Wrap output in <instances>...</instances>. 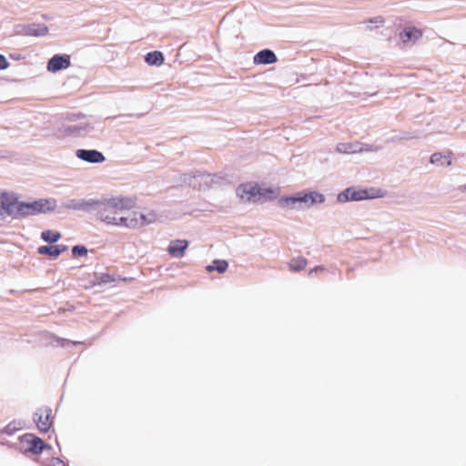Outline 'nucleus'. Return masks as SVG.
<instances>
[{
  "label": "nucleus",
  "mask_w": 466,
  "mask_h": 466,
  "mask_svg": "<svg viewBox=\"0 0 466 466\" xmlns=\"http://www.w3.org/2000/svg\"><path fill=\"white\" fill-rule=\"evenodd\" d=\"M65 341H66V342H67V340H66V339H63V342H65ZM62 346H65V343H62Z\"/></svg>",
  "instance_id": "obj_29"
},
{
  "label": "nucleus",
  "mask_w": 466,
  "mask_h": 466,
  "mask_svg": "<svg viewBox=\"0 0 466 466\" xmlns=\"http://www.w3.org/2000/svg\"><path fill=\"white\" fill-rule=\"evenodd\" d=\"M48 466H66L65 462L58 458H52L48 461Z\"/></svg>",
  "instance_id": "obj_26"
},
{
  "label": "nucleus",
  "mask_w": 466,
  "mask_h": 466,
  "mask_svg": "<svg viewBox=\"0 0 466 466\" xmlns=\"http://www.w3.org/2000/svg\"><path fill=\"white\" fill-rule=\"evenodd\" d=\"M132 198L114 197L98 203L96 208V218L108 225L118 226L120 217L125 211L135 208Z\"/></svg>",
  "instance_id": "obj_1"
},
{
  "label": "nucleus",
  "mask_w": 466,
  "mask_h": 466,
  "mask_svg": "<svg viewBox=\"0 0 466 466\" xmlns=\"http://www.w3.org/2000/svg\"><path fill=\"white\" fill-rule=\"evenodd\" d=\"M375 196L370 195L365 189H354L349 187L338 195L339 202L344 203L348 201H359L367 198H374Z\"/></svg>",
  "instance_id": "obj_7"
},
{
  "label": "nucleus",
  "mask_w": 466,
  "mask_h": 466,
  "mask_svg": "<svg viewBox=\"0 0 466 466\" xmlns=\"http://www.w3.org/2000/svg\"><path fill=\"white\" fill-rule=\"evenodd\" d=\"M72 253L75 257L86 256L87 254V249L84 246H75L72 248Z\"/></svg>",
  "instance_id": "obj_25"
},
{
  "label": "nucleus",
  "mask_w": 466,
  "mask_h": 466,
  "mask_svg": "<svg viewBox=\"0 0 466 466\" xmlns=\"http://www.w3.org/2000/svg\"><path fill=\"white\" fill-rule=\"evenodd\" d=\"M9 66V63L5 57V56L0 55V69L5 70Z\"/></svg>",
  "instance_id": "obj_27"
},
{
  "label": "nucleus",
  "mask_w": 466,
  "mask_h": 466,
  "mask_svg": "<svg viewBox=\"0 0 466 466\" xmlns=\"http://www.w3.org/2000/svg\"><path fill=\"white\" fill-rule=\"evenodd\" d=\"M22 441L27 444V450L35 454L41 453L46 448H51L49 445L45 444L40 438L35 436L34 434H25L22 437Z\"/></svg>",
  "instance_id": "obj_8"
},
{
  "label": "nucleus",
  "mask_w": 466,
  "mask_h": 466,
  "mask_svg": "<svg viewBox=\"0 0 466 466\" xmlns=\"http://www.w3.org/2000/svg\"><path fill=\"white\" fill-rule=\"evenodd\" d=\"M308 262L304 258H294L289 263V268L294 271H299L306 268Z\"/></svg>",
  "instance_id": "obj_23"
},
{
  "label": "nucleus",
  "mask_w": 466,
  "mask_h": 466,
  "mask_svg": "<svg viewBox=\"0 0 466 466\" xmlns=\"http://www.w3.org/2000/svg\"><path fill=\"white\" fill-rule=\"evenodd\" d=\"M19 201L17 198L6 193L0 195V217L4 215L17 217Z\"/></svg>",
  "instance_id": "obj_5"
},
{
  "label": "nucleus",
  "mask_w": 466,
  "mask_h": 466,
  "mask_svg": "<svg viewBox=\"0 0 466 466\" xmlns=\"http://www.w3.org/2000/svg\"><path fill=\"white\" fill-rule=\"evenodd\" d=\"M228 267V264L226 260L216 259L212 262L211 265H208L207 267V270L208 272L217 270L219 273H223L227 270Z\"/></svg>",
  "instance_id": "obj_19"
},
{
  "label": "nucleus",
  "mask_w": 466,
  "mask_h": 466,
  "mask_svg": "<svg viewBox=\"0 0 466 466\" xmlns=\"http://www.w3.org/2000/svg\"><path fill=\"white\" fill-rule=\"evenodd\" d=\"M56 201L53 198H41L33 202H19L17 217L35 216L55 210Z\"/></svg>",
  "instance_id": "obj_3"
},
{
  "label": "nucleus",
  "mask_w": 466,
  "mask_h": 466,
  "mask_svg": "<svg viewBox=\"0 0 466 466\" xmlns=\"http://www.w3.org/2000/svg\"><path fill=\"white\" fill-rule=\"evenodd\" d=\"M76 157L89 163H102L105 160L104 155L97 150L78 149Z\"/></svg>",
  "instance_id": "obj_9"
},
{
  "label": "nucleus",
  "mask_w": 466,
  "mask_h": 466,
  "mask_svg": "<svg viewBox=\"0 0 466 466\" xmlns=\"http://www.w3.org/2000/svg\"><path fill=\"white\" fill-rule=\"evenodd\" d=\"M188 247V242L185 239H177L171 241L167 248V252L171 257L182 258L186 249Z\"/></svg>",
  "instance_id": "obj_11"
},
{
  "label": "nucleus",
  "mask_w": 466,
  "mask_h": 466,
  "mask_svg": "<svg viewBox=\"0 0 466 466\" xmlns=\"http://www.w3.org/2000/svg\"><path fill=\"white\" fill-rule=\"evenodd\" d=\"M324 270H325L324 267L318 266V267L314 268L313 269H311L309 273L311 274L313 271L317 272V271H324Z\"/></svg>",
  "instance_id": "obj_28"
},
{
  "label": "nucleus",
  "mask_w": 466,
  "mask_h": 466,
  "mask_svg": "<svg viewBox=\"0 0 466 466\" xmlns=\"http://www.w3.org/2000/svg\"><path fill=\"white\" fill-rule=\"evenodd\" d=\"M277 56L275 53L269 49H264L259 51L253 59L256 65H268L277 62Z\"/></svg>",
  "instance_id": "obj_12"
},
{
  "label": "nucleus",
  "mask_w": 466,
  "mask_h": 466,
  "mask_svg": "<svg viewBox=\"0 0 466 466\" xmlns=\"http://www.w3.org/2000/svg\"><path fill=\"white\" fill-rule=\"evenodd\" d=\"M88 206L89 204L85 200L71 199L66 203V208L75 210H84L86 209Z\"/></svg>",
  "instance_id": "obj_21"
},
{
  "label": "nucleus",
  "mask_w": 466,
  "mask_h": 466,
  "mask_svg": "<svg viewBox=\"0 0 466 466\" xmlns=\"http://www.w3.org/2000/svg\"><path fill=\"white\" fill-rule=\"evenodd\" d=\"M431 162L432 164H437V165L438 164H440V165L446 164L447 166H450L451 164L450 157L442 156L441 153H434L433 155H431Z\"/></svg>",
  "instance_id": "obj_24"
},
{
  "label": "nucleus",
  "mask_w": 466,
  "mask_h": 466,
  "mask_svg": "<svg viewBox=\"0 0 466 466\" xmlns=\"http://www.w3.org/2000/svg\"><path fill=\"white\" fill-rule=\"evenodd\" d=\"M337 149L343 154H354L359 151L358 145L352 143H340L338 145Z\"/></svg>",
  "instance_id": "obj_20"
},
{
  "label": "nucleus",
  "mask_w": 466,
  "mask_h": 466,
  "mask_svg": "<svg viewBox=\"0 0 466 466\" xmlns=\"http://www.w3.org/2000/svg\"><path fill=\"white\" fill-rule=\"evenodd\" d=\"M146 62L150 66H160L164 62V56L159 51L149 52L146 56Z\"/></svg>",
  "instance_id": "obj_18"
},
{
  "label": "nucleus",
  "mask_w": 466,
  "mask_h": 466,
  "mask_svg": "<svg viewBox=\"0 0 466 466\" xmlns=\"http://www.w3.org/2000/svg\"><path fill=\"white\" fill-rule=\"evenodd\" d=\"M41 238L46 242L55 243L61 238V234L57 231L45 230L41 233Z\"/></svg>",
  "instance_id": "obj_22"
},
{
  "label": "nucleus",
  "mask_w": 466,
  "mask_h": 466,
  "mask_svg": "<svg viewBox=\"0 0 466 466\" xmlns=\"http://www.w3.org/2000/svg\"><path fill=\"white\" fill-rule=\"evenodd\" d=\"M34 420L41 432H47L52 427V410L48 407L39 408L34 414Z\"/></svg>",
  "instance_id": "obj_6"
},
{
  "label": "nucleus",
  "mask_w": 466,
  "mask_h": 466,
  "mask_svg": "<svg viewBox=\"0 0 466 466\" xmlns=\"http://www.w3.org/2000/svg\"><path fill=\"white\" fill-rule=\"evenodd\" d=\"M324 201V196L317 192L303 193L299 192L294 197H283L279 199L281 206H292L297 202L305 203L308 206H311L316 203H322Z\"/></svg>",
  "instance_id": "obj_4"
},
{
  "label": "nucleus",
  "mask_w": 466,
  "mask_h": 466,
  "mask_svg": "<svg viewBox=\"0 0 466 466\" xmlns=\"http://www.w3.org/2000/svg\"><path fill=\"white\" fill-rule=\"evenodd\" d=\"M25 35L31 36H43L47 35L48 27L45 25L33 24L25 28Z\"/></svg>",
  "instance_id": "obj_17"
},
{
  "label": "nucleus",
  "mask_w": 466,
  "mask_h": 466,
  "mask_svg": "<svg viewBox=\"0 0 466 466\" xmlns=\"http://www.w3.org/2000/svg\"><path fill=\"white\" fill-rule=\"evenodd\" d=\"M70 66V59L68 56H54L47 63V70L50 72H56L58 70L67 68Z\"/></svg>",
  "instance_id": "obj_10"
},
{
  "label": "nucleus",
  "mask_w": 466,
  "mask_h": 466,
  "mask_svg": "<svg viewBox=\"0 0 466 466\" xmlns=\"http://www.w3.org/2000/svg\"><path fill=\"white\" fill-rule=\"evenodd\" d=\"M237 194L244 201L261 202L276 198L278 191L271 187H262L257 183L248 182L238 186Z\"/></svg>",
  "instance_id": "obj_2"
},
{
  "label": "nucleus",
  "mask_w": 466,
  "mask_h": 466,
  "mask_svg": "<svg viewBox=\"0 0 466 466\" xmlns=\"http://www.w3.org/2000/svg\"><path fill=\"white\" fill-rule=\"evenodd\" d=\"M157 220V213L155 210H147L139 214L138 228L155 223Z\"/></svg>",
  "instance_id": "obj_16"
},
{
  "label": "nucleus",
  "mask_w": 466,
  "mask_h": 466,
  "mask_svg": "<svg viewBox=\"0 0 466 466\" xmlns=\"http://www.w3.org/2000/svg\"><path fill=\"white\" fill-rule=\"evenodd\" d=\"M422 36V31L416 27H406L403 32L400 34V38L403 43L416 42Z\"/></svg>",
  "instance_id": "obj_14"
},
{
  "label": "nucleus",
  "mask_w": 466,
  "mask_h": 466,
  "mask_svg": "<svg viewBox=\"0 0 466 466\" xmlns=\"http://www.w3.org/2000/svg\"><path fill=\"white\" fill-rule=\"evenodd\" d=\"M461 189H466V187H461Z\"/></svg>",
  "instance_id": "obj_30"
},
{
  "label": "nucleus",
  "mask_w": 466,
  "mask_h": 466,
  "mask_svg": "<svg viewBox=\"0 0 466 466\" xmlns=\"http://www.w3.org/2000/svg\"><path fill=\"white\" fill-rule=\"evenodd\" d=\"M138 218L139 214L136 211L129 214H125L124 212L120 217L118 226L132 229L138 228Z\"/></svg>",
  "instance_id": "obj_13"
},
{
  "label": "nucleus",
  "mask_w": 466,
  "mask_h": 466,
  "mask_svg": "<svg viewBox=\"0 0 466 466\" xmlns=\"http://www.w3.org/2000/svg\"><path fill=\"white\" fill-rule=\"evenodd\" d=\"M66 249V247L63 245L41 246L37 248V252L40 255H47L51 258H57Z\"/></svg>",
  "instance_id": "obj_15"
}]
</instances>
